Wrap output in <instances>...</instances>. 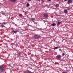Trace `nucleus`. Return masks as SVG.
Wrapping results in <instances>:
<instances>
[{
	"instance_id": "1",
	"label": "nucleus",
	"mask_w": 73,
	"mask_h": 73,
	"mask_svg": "<svg viewBox=\"0 0 73 73\" xmlns=\"http://www.w3.org/2000/svg\"><path fill=\"white\" fill-rule=\"evenodd\" d=\"M34 38L36 40H39L41 38V36L38 35H35L34 36Z\"/></svg>"
},
{
	"instance_id": "2",
	"label": "nucleus",
	"mask_w": 73,
	"mask_h": 73,
	"mask_svg": "<svg viewBox=\"0 0 73 73\" xmlns=\"http://www.w3.org/2000/svg\"><path fill=\"white\" fill-rule=\"evenodd\" d=\"M4 70V67L3 66H0V73H1Z\"/></svg>"
},
{
	"instance_id": "3",
	"label": "nucleus",
	"mask_w": 73,
	"mask_h": 73,
	"mask_svg": "<svg viewBox=\"0 0 73 73\" xmlns=\"http://www.w3.org/2000/svg\"><path fill=\"white\" fill-rule=\"evenodd\" d=\"M61 56L60 55H58L56 56V59H61Z\"/></svg>"
},
{
	"instance_id": "4",
	"label": "nucleus",
	"mask_w": 73,
	"mask_h": 73,
	"mask_svg": "<svg viewBox=\"0 0 73 73\" xmlns=\"http://www.w3.org/2000/svg\"><path fill=\"white\" fill-rule=\"evenodd\" d=\"M23 52H19L18 53L19 56H20V57H23Z\"/></svg>"
},
{
	"instance_id": "5",
	"label": "nucleus",
	"mask_w": 73,
	"mask_h": 73,
	"mask_svg": "<svg viewBox=\"0 0 73 73\" xmlns=\"http://www.w3.org/2000/svg\"><path fill=\"white\" fill-rule=\"evenodd\" d=\"M72 3V0H68V4H69Z\"/></svg>"
},
{
	"instance_id": "6",
	"label": "nucleus",
	"mask_w": 73,
	"mask_h": 73,
	"mask_svg": "<svg viewBox=\"0 0 73 73\" xmlns=\"http://www.w3.org/2000/svg\"><path fill=\"white\" fill-rule=\"evenodd\" d=\"M43 16H44V17H45L46 18V17H48V15L46 14H44Z\"/></svg>"
},
{
	"instance_id": "7",
	"label": "nucleus",
	"mask_w": 73,
	"mask_h": 73,
	"mask_svg": "<svg viewBox=\"0 0 73 73\" xmlns=\"http://www.w3.org/2000/svg\"><path fill=\"white\" fill-rule=\"evenodd\" d=\"M55 7H56V8H58V7H59V4H55Z\"/></svg>"
},
{
	"instance_id": "8",
	"label": "nucleus",
	"mask_w": 73,
	"mask_h": 73,
	"mask_svg": "<svg viewBox=\"0 0 73 73\" xmlns=\"http://www.w3.org/2000/svg\"><path fill=\"white\" fill-rule=\"evenodd\" d=\"M26 73H32V72L29 70H28L26 72Z\"/></svg>"
},
{
	"instance_id": "9",
	"label": "nucleus",
	"mask_w": 73,
	"mask_h": 73,
	"mask_svg": "<svg viewBox=\"0 0 73 73\" xmlns=\"http://www.w3.org/2000/svg\"><path fill=\"white\" fill-rule=\"evenodd\" d=\"M64 12L66 14L68 13V10H67L65 9L64 11Z\"/></svg>"
},
{
	"instance_id": "10",
	"label": "nucleus",
	"mask_w": 73,
	"mask_h": 73,
	"mask_svg": "<svg viewBox=\"0 0 73 73\" xmlns=\"http://www.w3.org/2000/svg\"><path fill=\"white\" fill-rule=\"evenodd\" d=\"M51 25L52 27H54L56 26V24L55 23H52L51 24Z\"/></svg>"
},
{
	"instance_id": "11",
	"label": "nucleus",
	"mask_w": 73,
	"mask_h": 73,
	"mask_svg": "<svg viewBox=\"0 0 73 73\" xmlns=\"http://www.w3.org/2000/svg\"><path fill=\"white\" fill-rule=\"evenodd\" d=\"M19 16L21 17H23V15H22V14H19Z\"/></svg>"
},
{
	"instance_id": "12",
	"label": "nucleus",
	"mask_w": 73,
	"mask_h": 73,
	"mask_svg": "<svg viewBox=\"0 0 73 73\" xmlns=\"http://www.w3.org/2000/svg\"><path fill=\"white\" fill-rule=\"evenodd\" d=\"M12 31L13 32H14V33H16L17 32V31H15L14 30H13Z\"/></svg>"
},
{
	"instance_id": "13",
	"label": "nucleus",
	"mask_w": 73,
	"mask_h": 73,
	"mask_svg": "<svg viewBox=\"0 0 73 73\" xmlns=\"http://www.w3.org/2000/svg\"><path fill=\"white\" fill-rule=\"evenodd\" d=\"M27 7H29L30 6V5L29 3H27L26 5Z\"/></svg>"
},
{
	"instance_id": "14",
	"label": "nucleus",
	"mask_w": 73,
	"mask_h": 73,
	"mask_svg": "<svg viewBox=\"0 0 73 73\" xmlns=\"http://www.w3.org/2000/svg\"><path fill=\"white\" fill-rule=\"evenodd\" d=\"M30 19V20L31 21H33V20H35V19H34L33 18L31 19Z\"/></svg>"
},
{
	"instance_id": "15",
	"label": "nucleus",
	"mask_w": 73,
	"mask_h": 73,
	"mask_svg": "<svg viewBox=\"0 0 73 73\" xmlns=\"http://www.w3.org/2000/svg\"><path fill=\"white\" fill-rule=\"evenodd\" d=\"M61 24V22H58L57 23V25H59L60 24Z\"/></svg>"
},
{
	"instance_id": "16",
	"label": "nucleus",
	"mask_w": 73,
	"mask_h": 73,
	"mask_svg": "<svg viewBox=\"0 0 73 73\" xmlns=\"http://www.w3.org/2000/svg\"><path fill=\"white\" fill-rule=\"evenodd\" d=\"M66 8H67V10H68V11H69V10H70V8L69 7H66Z\"/></svg>"
},
{
	"instance_id": "17",
	"label": "nucleus",
	"mask_w": 73,
	"mask_h": 73,
	"mask_svg": "<svg viewBox=\"0 0 73 73\" xmlns=\"http://www.w3.org/2000/svg\"><path fill=\"white\" fill-rule=\"evenodd\" d=\"M11 1H13V2H15L16 1V0H9Z\"/></svg>"
},
{
	"instance_id": "18",
	"label": "nucleus",
	"mask_w": 73,
	"mask_h": 73,
	"mask_svg": "<svg viewBox=\"0 0 73 73\" xmlns=\"http://www.w3.org/2000/svg\"><path fill=\"white\" fill-rule=\"evenodd\" d=\"M2 24H3V25H5V24H6V22H4L3 23H2Z\"/></svg>"
},
{
	"instance_id": "19",
	"label": "nucleus",
	"mask_w": 73,
	"mask_h": 73,
	"mask_svg": "<svg viewBox=\"0 0 73 73\" xmlns=\"http://www.w3.org/2000/svg\"><path fill=\"white\" fill-rule=\"evenodd\" d=\"M58 47L57 46V47H55L54 48V50H55V49H58Z\"/></svg>"
},
{
	"instance_id": "20",
	"label": "nucleus",
	"mask_w": 73,
	"mask_h": 73,
	"mask_svg": "<svg viewBox=\"0 0 73 73\" xmlns=\"http://www.w3.org/2000/svg\"><path fill=\"white\" fill-rule=\"evenodd\" d=\"M5 26L4 25H1V28H3V27H4Z\"/></svg>"
},
{
	"instance_id": "21",
	"label": "nucleus",
	"mask_w": 73,
	"mask_h": 73,
	"mask_svg": "<svg viewBox=\"0 0 73 73\" xmlns=\"http://www.w3.org/2000/svg\"><path fill=\"white\" fill-rule=\"evenodd\" d=\"M62 56H65V53H63L62 54Z\"/></svg>"
},
{
	"instance_id": "22",
	"label": "nucleus",
	"mask_w": 73,
	"mask_h": 73,
	"mask_svg": "<svg viewBox=\"0 0 73 73\" xmlns=\"http://www.w3.org/2000/svg\"><path fill=\"white\" fill-rule=\"evenodd\" d=\"M2 15H5V13H2Z\"/></svg>"
},
{
	"instance_id": "23",
	"label": "nucleus",
	"mask_w": 73,
	"mask_h": 73,
	"mask_svg": "<svg viewBox=\"0 0 73 73\" xmlns=\"http://www.w3.org/2000/svg\"><path fill=\"white\" fill-rule=\"evenodd\" d=\"M37 1H40V0H36Z\"/></svg>"
},
{
	"instance_id": "24",
	"label": "nucleus",
	"mask_w": 73,
	"mask_h": 73,
	"mask_svg": "<svg viewBox=\"0 0 73 73\" xmlns=\"http://www.w3.org/2000/svg\"><path fill=\"white\" fill-rule=\"evenodd\" d=\"M32 0H28V1H31Z\"/></svg>"
},
{
	"instance_id": "25",
	"label": "nucleus",
	"mask_w": 73,
	"mask_h": 73,
	"mask_svg": "<svg viewBox=\"0 0 73 73\" xmlns=\"http://www.w3.org/2000/svg\"><path fill=\"white\" fill-rule=\"evenodd\" d=\"M48 1H51L52 0H48Z\"/></svg>"
},
{
	"instance_id": "26",
	"label": "nucleus",
	"mask_w": 73,
	"mask_h": 73,
	"mask_svg": "<svg viewBox=\"0 0 73 73\" xmlns=\"http://www.w3.org/2000/svg\"><path fill=\"white\" fill-rule=\"evenodd\" d=\"M64 1H67V0H64Z\"/></svg>"
},
{
	"instance_id": "27",
	"label": "nucleus",
	"mask_w": 73,
	"mask_h": 73,
	"mask_svg": "<svg viewBox=\"0 0 73 73\" xmlns=\"http://www.w3.org/2000/svg\"><path fill=\"white\" fill-rule=\"evenodd\" d=\"M59 50H61V49H60Z\"/></svg>"
}]
</instances>
